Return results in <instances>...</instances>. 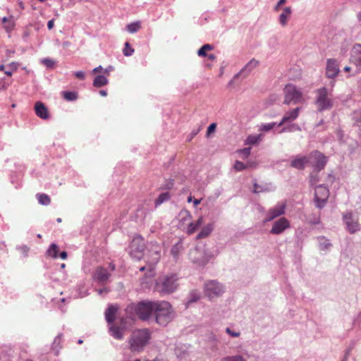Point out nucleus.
Listing matches in <instances>:
<instances>
[{
  "label": "nucleus",
  "mask_w": 361,
  "mask_h": 361,
  "mask_svg": "<svg viewBox=\"0 0 361 361\" xmlns=\"http://www.w3.org/2000/svg\"><path fill=\"white\" fill-rule=\"evenodd\" d=\"M153 314L156 322L161 326L167 325L174 317L171 305L166 301H155Z\"/></svg>",
  "instance_id": "nucleus-1"
},
{
  "label": "nucleus",
  "mask_w": 361,
  "mask_h": 361,
  "mask_svg": "<svg viewBox=\"0 0 361 361\" xmlns=\"http://www.w3.org/2000/svg\"><path fill=\"white\" fill-rule=\"evenodd\" d=\"M108 83L107 78L104 75H97L94 81H93V85L95 87H103Z\"/></svg>",
  "instance_id": "nucleus-29"
},
{
  "label": "nucleus",
  "mask_w": 361,
  "mask_h": 361,
  "mask_svg": "<svg viewBox=\"0 0 361 361\" xmlns=\"http://www.w3.org/2000/svg\"><path fill=\"white\" fill-rule=\"evenodd\" d=\"M258 64L259 61L255 59H252L245 66V67L241 70V72H243L244 71H247L248 72H250L252 69L256 68L258 66Z\"/></svg>",
  "instance_id": "nucleus-34"
},
{
  "label": "nucleus",
  "mask_w": 361,
  "mask_h": 361,
  "mask_svg": "<svg viewBox=\"0 0 361 361\" xmlns=\"http://www.w3.org/2000/svg\"><path fill=\"white\" fill-rule=\"evenodd\" d=\"M201 200H202V199H200V200H198V199H195V200H193L194 206H195V207H197L198 204H200V202H201Z\"/></svg>",
  "instance_id": "nucleus-54"
},
{
  "label": "nucleus",
  "mask_w": 361,
  "mask_h": 361,
  "mask_svg": "<svg viewBox=\"0 0 361 361\" xmlns=\"http://www.w3.org/2000/svg\"><path fill=\"white\" fill-rule=\"evenodd\" d=\"M344 71H345V72H349V71H350V67H349V66H345V67L344 68Z\"/></svg>",
  "instance_id": "nucleus-62"
},
{
  "label": "nucleus",
  "mask_w": 361,
  "mask_h": 361,
  "mask_svg": "<svg viewBox=\"0 0 361 361\" xmlns=\"http://www.w3.org/2000/svg\"><path fill=\"white\" fill-rule=\"evenodd\" d=\"M1 20L4 24V27L7 32H10L13 30L15 23L12 20V18H8L4 17Z\"/></svg>",
  "instance_id": "nucleus-28"
},
{
  "label": "nucleus",
  "mask_w": 361,
  "mask_h": 361,
  "mask_svg": "<svg viewBox=\"0 0 361 361\" xmlns=\"http://www.w3.org/2000/svg\"><path fill=\"white\" fill-rule=\"evenodd\" d=\"M5 68L6 67H5L4 63L1 64L0 65V71H4V72L5 71Z\"/></svg>",
  "instance_id": "nucleus-59"
},
{
  "label": "nucleus",
  "mask_w": 361,
  "mask_h": 361,
  "mask_svg": "<svg viewBox=\"0 0 361 361\" xmlns=\"http://www.w3.org/2000/svg\"><path fill=\"white\" fill-rule=\"evenodd\" d=\"M200 298V294L198 292L193 290L190 293L188 303L195 302L197 301Z\"/></svg>",
  "instance_id": "nucleus-42"
},
{
  "label": "nucleus",
  "mask_w": 361,
  "mask_h": 361,
  "mask_svg": "<svg viewBox=\"0 0 361 361\" xmlns=\"http://www.w3.org/2000/svg\"><path fill=\"white\" fill-rule=\"evenodd\" d=\"M145 248L144 238L140 235H135L130 244L129 254L133 258L140 260L143 257Z\"/></svg>",
  "instance_id": "nucleus-7"
},
{
  "label": "nucleus",
  "mask_w": 361,
  "mask_h": 361,
  "mask_svg": "<svg viewBox=\"0 0 361 361\" xmlns=\"http://www.w3.org/2000/svg\"><path fill=\"white\" fill-rule=\"evenodd\" d=\"M262 190H260V187L257 183H255L254 184L253 192L258 193V192H260Z\"/></svg>",
  "instance_id": "nucleus-51"
},
{
  "label": "nucleus",
  "mask_w": 361,
  "mask_h": 361,
  "mask_svg": "<svg viewBox=\"0 0 361 361\" xmlns=\"http://www.w3.org/2000/svg\"><path fill=\"white\" fill-rule=\"evenodd\" d=\"M292 14V9L290 6L285 7L279 16V23L282 26H286L288 20Z\"/></svg>",
  "instance_id": "nucleus-24"
},
{
  "label": "nucleus",
  "mask_w": 361,
  "mask_h": 361,
  "mask_svg": "<svg viewBox=\"0 0 361 361\" xmlns=\"http://www.w3.org/2000/svg\"><path fill=\"white\" fill-rule=\"evenodd\" d=\"M36 115L42 119H48L49 114L46 106L41 102H37L35 104Z\"/></svg>",
  "instance_id": "nucleus-19"
},
{
  "label": "nucleus",
  "mask_w": 361,
  "mask_h": 361,
  "mask_svg": "<svg viewBox=\"0 0 361 361\" xmlns=\"http://www.w3.org/2000/svg\"><path fill=\"white\" fill-rule=\"evenodd\" d=\"M221 361H246V360L240 355L235 356H228L221 359Z\"/></svg>",
  "instance_id": "nucleus-39"
},
{
  "label": "nucleus",
  "mask_w": 361,
  "mask_h": 361,
  "mask_svg": "<svg viewBox=\"0 0 361 361\" xmlns=\"http://www.w3.org/2000/svg\"><path fill=\"white\" fill-rule=\"evenodd\" d=\"M340 72L339 64L336 59H329L326 61V75L329 78L334 79Z\"/></svg>",
  "instance_id": "nucleus-13"
},
{
  "label": "nucleus",
  "mask_w": 361,
  "mask_h": 361,
  "mask_svg": "<svg viewBox=\"0 0 361 361\" xmlns=\"http://www.w3.org/2000/svg\"><path fill=\"white\" fill-rule=\"evenodd\" d=\"M59 252V247L58 246L53 243L50 245L49 248L47 250V255L49 256L52 257L53 258H57L59 257L58 255Z\"/></svg>",
  "instance_id": "nucleus-35"
},
{
  "label": "nucleus",
  "mask_w": 361,
  "mask_h": 361,
  "mask_svg": "<svg viewBox=\"0 0 361 361\" xmlns=\"http://www.w3.org/2000/svg\"><path fill=\"white\" fill-rule=\"evenodd\" d=\"M54 26V20H50L47 23V27L49 30H51Z\"/></svg>",
  "instance_id": "nucleus-50"
},
{
  "label": "nucleus",
  "mask_w": 361,
  "mask_h": 361,
  "mask_svg": "<svg viewBox=\"0 0 361 361\" xmlns=\"http://www.w3.org/2000/svg\"><path fill=\"white\" fill-rule=\"evenodd\" d=\"M141 27L140 22H135L130 23L127 25L126 29L130 33H135L137 32Z\"/></svg>",
  "instance_id": "nucleus-36"
},
{
  "label": "nucleus",
  "mask_w": 361,
  "mask_h": 361,
  "mask_svg": "<svg viewBox=\"0 0 361 361\" xmlns=\"http://www.w3.org/2000/svg\"><path fill=\"white\" fill-rule=\"evenodd\" d=\"M213 49V47L209 44H204L197 51L199 56H206V52Z\"/></svg>",
  "instance_id": "nucleus-37"
},
{
  "label": "nucleus",
  "mask_w": 361,
  "mask_h": 361,
  "mask_svg": "<svg viewBox=\"0 0 361 361\" xmlns=\"http://www.w3.org/2000/svg\"><path fill=\"white\" fill-rule=\"evenodd\" d=\"M99 94L102 96V97H106L107 95V92L106 90H100L99 91Z\"/></svg>",
  "instance_id": "nucleus-55"
},
{
  "label": "nucleus",
  "mask_w": 361,
  "mask_h": 361,
  "mask_svg": "<svg viewBox=\"0 0 361 361\" xmlns=\"http://www.w3.org/2000/svg\"><path fill=\"white\" fill-rule=\"evenodd\" d=\"M262 135H250L247 137L245 143V145H255L260 141Z\"/></svg>",
  "instance_id": "nucleus-32"
},
{
  "label": "nucleus",
  "mask_w": 361,
  "mask_h": 361,
  "mask_svg": "<svg viewBox=\"0 0 361 361\" xmlns=\"http://www.w3.org/2000/svg\"><path fill=\"white\" fill-rule=\"evenodd\" d=\"M283 104H295L304 102L303 94L302 91L293 84L286 85L283 89Z\"/></svg>",
  "instance_id": "nucleus-6"
},
{
  "label": "nucleus",
  "mask_w": 361,
  "mask_h": 361,
  "mask_svg": "<svg viewBox=\"0 0 361 361\" xmlns=\"http://www.w3.org/2000/svg\"><path fill=\"white\" fill-rule=\"evenodd\" d=\"M315 104L319 111L329 109L333 106V102L328 97V90L326 87H322L317 90Z\"/></svg>",
  "instance_id": "nucleus-8"
},
{
  "label": "nucleus",
  "mask_w": 361,
  "mask_h": 361,
  "mask_svg": "<svg viewBox=\"0 0 361 361\" xmlns=\"http://www.w3.org/2000/svg\"><path fill=\"white\" fill-rule=\"evenodd\" d=\"M300 109V107H296L295 109L286 112L283 116L281 121L279 123L278 126H281L283 124L287 122L295 121L298 117Z\"/></svg>",
  "instance_id": "nucleus-18"
},
{
  "label": "nucleus",
  "mask_w": 361,
  "mask_h": 361,
  "mask_svg": "<svg viewBox=\"0 0 361 361\" xmlns=\"http://www.w3.org/2000/svg\"><path fill=\"white\" fill-rule=\"evenodd\" d=\"M18 5L21 10H23L25 8L24 4L23 3V1H18Z\"/></svg>",
  "instance_id": "nucleus-57"
},
{
  "label": "nucleus",
  "mask_w": 361,
  "mask_h": 361,
  "mask_svg": "<svg viewBox=\"0 0 361 361\" xmlns=\"http://www.w3.org/2000/svg\"><path fill=\"white\" fill-rule=\"evenodd\" d=\"M171 197L170 193L168 192L161 193L159 197L156 199L154 204L156 207L161 204L164 202L169 200Z\"/></svg>",
  "instance_id": "nucleus-30"
},
{
  "label": "nucleus",
  "mask_w": 361,
  "mask_h": 361,
  "mask_svg": "<svg viewBox=\"0 0 361 361\" xmlns=\"http://www.w3.org/2000/svg\"><path fill=\"white\" fill-rule=\"evenodd\" d=\"M121 324L123 326H118L115 324L111 325L109 328V331L111 332V335L117 340H121L123 338V334H124V319H121Z\"/></svg>",
  "instance_id": "nucleus-17"
},
{
  "label": "nucleus",
  "mask_w": 361,
  "mask_h": 361,
  "mask_svg": "<svg viewBox=\"0 0 361 361\" xmlns=\"http://www.w3.org/2000/svg\"><path fill=\"white\" fill-rule=\"evenodd\" d=\"M319 244L322 249H329L331 247V244L324 237L319 238Z\"/></svg>",
  "instance_id": "nucleus-40"
},
{
  "label": "nucleus",
  "mask_w": 361,
  "mask_h": 361,
  "mask_svg": "<svg viewBox=\"0 0 361 361\" xmlns=\"http://www.w3.org/2000/svg\"><path fill=\"white\" fill-rule=\"evenodd\" d=\"M118 310V306L116 305H111L105 312V318L109 324H113L116 319V316Z\"/></svg>",
  "instance_id": "nucleus-21"
},
{
  "label": "nucleus",
  "mask_w": 361,
  "mask_h": 361,
  "mask_svg": "<svg viewBox=\"0 0 361 361\" xmlns=\"http://www.w3.org/2000/svg\"><path fill=\"white\" fill-rule=\"evenodd\" d=\"M226 332L231 335L232 337H238L240 336V333L238 332H233L229 328L226 329Z\"/></svg>",
  "instance_id": "nucleus-48"
},
{
  "label": "nucleus",
  "mask_w": 361,
  "mask_h": 361,
  "mask_svg": "<svg viewBox=\"0 0 361 361\" xmlns=\"http://www.w3.org/2000/svg\"><path fill=\"white\" fill-rule=\"evenodd\" d=\"M309 158L310 159V162L319 171L323 169L327 162L326 157L318 151L310 154Z\"/></svg>",
  "instance_id": "nucleus-11"
},
{
  "label": "nucleus",
  "mask_w": 361,
  "mask_h": 361,
  "mask_svg": "<svg viewBox=\"0 0 361 361\" xmlns=\"http://www.w3.org/2000/svg\"><path fill=\"white\" fill-rule=\"evenodd\" d=\"M154 302L155 301H147L136 305L131 304L128 305L126 312L133 319L135 316H137L141 320H147L154 312Z\"/></svg>",
  "instance_id": "nucleus-2"
},
{
  "label": "nucleus",
  "mask_w": 361,
  "mask_h": 361,
  "mask_svg": "<svg viewBox=\"0 0 361 361\" xmlns=\"http://www.w3.org/2000/svg\"><path fill=\"white\" fill-rule=\"evenodd\" d=\"M42 63L48 68H52L55 63V62L52 59L49 58L44 59L42 61Z\"/></svg>",
  "instance_id": "nucleus-45"
},
{
  "label": "nucleus",
  "mask_w": 361,
  "mask_h": 361,
  "mask_svg": "<svg viewBox=\"0 0 361 361\" xmlns=\"http://www.w3.org/2000/svg\"><path fill=\"white\" fill-rule=\"evenodd\" d=\"M14 54H15L14 50H11V49L6 50V55L7 58L11 57Z\"/></svg>",
  "instance_id": "nucleus-49"
},
{
  "label": "nucleus",
  "mask_w": 361,
  "mask_h": 361,
  "mask_svg": "<svg viewBox=\"0 0 361 361\" xmlns=\"http://www.w3.org/2000/svg\"><path fill=\"white\" fill-rule=\"evenodd\" d=\"M145 269H147L149 271L148 266L147 267H142L140 268V271H143Z\"/></svg>",
  "instance_id": "nucleus-60"
},
{
  "label": "nucleus",
  "mask_w": 361,
  "mask_h": 361,
  "mask_svg": "<svg viewBox=\"0 0 361 361\" xmlns=\"http://www.w3.org/2000/svg\"><path fill=\"white\" fill-rule=\"evenodd\" d=\"M151 332L148 329H140L133 331L129 338L130 350L132 352H141L149 343Z\"/></svg>",
  "instance_id": "nucleus-3"
},
{
  "label": "nucleus",
  "mask_w": 361,
  "mask_h": 361,
  "mask_svg": "<svg viewBox=\"0 0 361 361\" xmlns=\"http://www.w3.org/2000/svg\"><path fill=\"white\" fill-rule=\"evenodd\" d=\"M343 218L346 225V228L350 233L360 231V225L358 220L353 216L351 212L343 214Z\"/></svg>",
  "instance_id": "nucleus-12"
},
{
  "label": "nucleus",
  "mask_w": 361,
  "mask_h": 361,
  "mask_svg": "<svg viewBox=\"0 0 361 361\" xmlns=\"http://www.w3.org/2000/svg\"><path fill=\"white\" fill-rule=\"evenodd\" d=\"M208 58L209 60L214 61L216 59V56L214 54H209Z\"/></svg>",
  "instance_id": "nucleus-58"
},
{
  "label": "nucleus",
  "mask_w": 361,
  "mask_h": 361,
  "mask_svg": "<svg viewBox=\"0 0 361 361\" xmlns=\"http://www.w3.org/2000/svg\"><path fill=\"white\" fill-rule=\"evenodd\" d=\"M75 75L77 78H78L80 80H84L85 78V74L83 71L75 72Z\"/></svg>",
  "instance_id": "nucleus-47"
},
{
  "label": "nucleus",
  "mask_w": 361,
  "mask_h": 361,
  "mask_svg": "<svg viewBox=\"0 0 361 361\" xmlns=\"http://www.w3.org/2000/svg\"><path fill=\"white\" fill-rule=\"evenodd\" d=\"M37 200L39 204L43 205H48L51 202V198L47 194H37Z\"/></svg>",
  "instance_id": "nucleus-33"
},
{
  "label": "nucleus",
  "mask_w": 361,
  "mask_h": 361,
  "mask_svg": "<svg viewBox=\"0 0 361 361\" xmlns=\"http://www.w3.org/2000/svg\"><path fill=\"white\" fill-rule=\"evenodd\" d=\"M275 126H276V123L262 124L260 126L259 130H262V131H266L267 132V131H269V130L273 129Z\"/></svg>",
  "instance_id": "nucleus-43"
},
{
  "label": "nucleus",
  "mask_w": 361,
  "mask_h": 361,
  "mask_svg": "<svg viewBox=\"0 0 361 361\" xmlns=\"http://www.w3.org/2000/svg\"><path fill=\"white\" fill-rule=\"evenodd\" d=\"M123 54L126 56H131L133 52H134V49L130 47L129 42H126L125 43V47L123 49Z\"/></svg>",
  "instance_id": "nucleus-41"
},
{
  "label": "nucleus",
  "mask_w": 361,
  "mask_h": 361,
  "mask_svg": "<svg viewBox=\"0 0 361 361\" xmlns=\"http://www.w3.org/2000/svg\"><path fill=\"white\" fill-rule=\"evenodd\" d=\"M223 286L216 281H209L205 283L204 292L209 298L219 297L224 293Z\"/></svg>",
  "instance_id": "nucleus-9"
},
{
  "label": "nucleus",
  "mask_w": 361,
  "mask_h": 361,
  "mask_svg": "<svg viewBox=\"0 0 361 361\" xmlns=\"http://www.w3.org/2000/svg\"><path fill=\"white\" fill-rule=\"evenodd\" d=\"M102 71V67L101 66H99L93 69V73H97L101 72Z\"/></svg>",
  "instance_id": "nucleus-53"
},
{
  "label": "nucleus",
  "mask_w": 361,
  "mask_h": 361,
  "mask_svg": "<svg viewBox=\"0 0 361 361\" xmlns=\"http://www.w3.org/2000/svg\"><path fill=\"white\" fill-rule=\"evenodd\" d=\"M203 223V217L200 216L199 219L195 222H191L188 227L187 233L188 235L193 234L202 224Z\"/></svg>",
  "instance_id": "nucleus-26"
},
{
  "label": "nucleus",
  "mask_w": 361,
  "mask_h": 361,
  "mask_svg": "<svg viewBox=\"0 0 361 361\" xmlns=\"http://www.w3.org/2000/svg\"><path fill=\"white\" fill-rule=\"evenodd\" d=\"M19 63L18 62H16V61H13V62H11L10 63L7 67H8V70L5 71H4V73L8 76V77H11L12 76V74L13 72L16 71L19 67Z\"/></svg>",
  "instance_id": "nucleus-31"
},
{
  "label": "nucleus",
  "mask_w": 361,
  "mask_h": 361,
  "mask_svg": "<svg viewBox=\"0 0 361 361\" xmlns=\"http://www.w3.org/2000/svg\"><path fill=\"white\" fill-rule=\"evenodd\" d=\"M286 204L284 203H280L276 204L274 208L270 209L268 211L266 221H269L274 219L282 215L285 212Z\"/></svg>",
  "instance_id": "nucleus-16"
},
{
  "label": "nucleus",
  "mask_w": 361,
  "mask_h": 361,
  "mask_svg": "<svg viewBox=\"0 0 361 361\" xmlns=\"http://www.w3.org/2000/svg\"><path fill=\"white\" fill-rule=\"evenodd\" d=\"M62 94L66 101H74L78 98V94L75 92H63Z\"/></svg>",
  "instance_id": "nucleus-38"
},
{
  "label": "nucleus",
  "mask_w": 361,
  "mask_h": 361,
  "mask_svg": "<svg viewBox=\"0 0 361 361\" xmlns=\"http://www.w3.org/2000/svg\"><path fill=\"white\" fill-rule=\"evenodd\" d=\"M251 152L250 147H246L242 149H240L238 151V152L240 154H242L243 158H247L250 156Z\"/></svg>",
  "instance_id": "nucleus-44"
},
{
  "label": "nucleus",
  "mask_w": 361,
  "mask_h": 361,
  "mask_svg": "<svg viewBox=\"0 0 361 361\" xmlns=\"http://www.w3.org/2000/svg\"><path fill=\"white\" fill-rule=\"evenodd\" d=\"M287 0H279V5H283L284 4H286Z\"/></svg>",
  "instance_id": "nucleus-61"
},
{
  "label": "nucleus",
  "mask_w": 361,
  "mask_h": 361,
  "mask_svg": "<svg viewBox=\"0 0 361 361\" xmlns=\"http://www.w3.org/2000/svg\"><path fill=\"white\" fill-rule=\"evenodd\" d=\"M109 267H110V269L111 270H114L115 269V265L111 264V263L109 264Z\"/></svg>",
  "instance_id": "nucleus-63"
},
{
  "label": "nucleus",
  "mask_w": 361,
  "mask_h": 361,
  "mask_svg": "<svg viewBox=\"0 0 361 361\" xmlns=\"http://www.w3.org/2000/svg\"><path fill=\"white\" fill-rule=\"evenodd\" d=\"M256 166H257V163H255V162H248L247 164H245L240 161H235V162L233 165V169L236 171H241L246 169L248 167H255Z\"/></svg>",
  "instance_id": "nucleus-27"
},
{
  "label": "nucleus",
  "mask_w": 361,
  "mask_h": 361,
  "mask_svg": "<svg viewBox=\"0 0 361 361\" xmlns=\"http://www.w3.org/2000/svg\"><path fill=\"white\" fill-rule=\"evenodd\" d=\"M214 229L213 224H209L206 226H204L201 231L197 234L196 238L197 239H202L207 238L210 235V233L212 232Z\"/></svg>",
  "instance_id": "nucleus-25"
},
{
  "label": "nucleus",
  "mask_w": 361,
  "mask_h": 361,
  "mask_svg": "<svg viewBox=\"0 0 361 361\" xmlns=\"http://www.w3.org/2000/svg\"><path fill=\"white\" fill-rule=\"evenodd\" d=\"M178 278L176 274H171L160 276L155 283L154 289L162 294H169L174 292L178 284Z\"/></svg>",
  "instance_id": "nucleus-4"
},
{
  "label": "nucleus",
  "mask_w": 361,
  "mask_h": 361,
  "mask_svg": "<svg viewBox=\"0 0 361 361\" xmlns=\"http://www.w3.org/2000/svg\"><path fill=\"white\" fill-rule=\"evenodd\" d=\"M281 5H279V3L278 2V3L276 4V5L274 6V10L275 11H279V8H280V7H281Z\"/></svg>",
  "instance_id": "nucleus-56"
},
{
  "label": "nucleus",
  "mask_w": 361,
  "mask_h": 361,
  "mask_svg": "<svg viewBox=\"0 0 361 361\" xmlns=\"http://www.w3.org/2000/svg\"><path fill=\"white\" fill-rule=\"evenodd\" d=\"M189 255L193 263L200 266L205 265L209 261V259L206 255L197 248H195L190 250Z\"/></svg>",
  "instance_id": "nucleus-14"
},
{
  "label": "nucleus",
  "mask_w": 361,
  "mask_h": 361,
  "mask_svg": "<svg viewBox=\"0 0 361 361\" xmlns=\"http://www.w3.org/2000/svg\"><path fill=\"white\" fill-rule=\"evenodd\" d=\"M310 161V159L309 158V155L307 157H296L293 159L290 164V166L297 169H303L305 166V164Z\"/></svg>",
  "instance_id": "nucleus-22"
},
{
  "label": "nucleus",
  "mask_w": 361,
  "mask_h": 361,
  "mask_svg": "<svg viewBox=\"0 0 361 361\" xmlns=\"http://www.w3.org/2000/svg\"><path fill=\"white\" fill-rule=\"evenodd\" d=\"M148 253L146 256V263L148 264L149 276L154 275V269L161 258V247L157 242H151L150 247L148 249Z\"/></svg>",
  "instance_id": "nucleus-5"
},
{
  "label": "nucleus",
  "mask_w": 361,
  "mask_h": 361,
  "mask_svg": "<svg viewBox=\"0 0 361 361\" xmlns=\"http://www.w3.org/2000/svg\"><path fill=\"white\" fill-rule=\"evenodd\" d=\"M216 128V123H213L209 125V126L207 128V136L209 137L210 134L215 132Z\"/></svg>",
  "instance_id": "nucleus-46"
},
{
  "label": "nucleus",
  "mask_w": 361,
  "mask_h": 361,
  "mask_svg": "<svg viewBox=\"0 0 361 361\" xmlns=\"http://www.w3.org/2000/svg\"><path fill=\"white\" fill-rule=\"evenodd\" d=\"M351 59L356 65H361V44H357L353 46Z\"/></svg>",
  "instance_id": "nucleus-23"
},
{
  "label": "nucleus",
  "mask_w": 361,
  "mask_h": 361,
  "mask_svg": "<svg viewBox=\"0 0 361 361\" xmlns=\"http://www.w3.org/2000/svg\"><path fill=\"white\" fill-rule=\"evenodd\" d=\"M289 221L285 217H281L278 221L274 222L270 233L272 234L278 235L281 233L286 228H289Z\"/></svg>",
  "instance_id": "nucleus-15"
},
{
  "label": "nucleus",
  "mask_w": 361,
  "mask_h": 361,
  "mask_svg": "<svg viewBox=\"0 0 361 361\" xmlns=\"http://www.w3.org/2000/svg\"><path fill=\"white\" fill-rule=\"evenodd\" d=\"M329 192L326 187L319 185L315 188L314 200L318 208H322L329 197Z\"/></svg>",
  "instance_id": "nucleus-10"
},
{
  "label": "nucleus",
  "mask_w": 361,
  "mask_h": 361,
  "mask_svg": "<svg viewBox=\"0 0 361 361\" xmlns=\"http://www.w3.org/2000/svg\"><path fill=\"white\" fill-rule=\"evenodd\" d=\"M176 246H174V247L172 248V250H171V252H172L173 254H175V253L176 252Z\"/></svg>",
  "instance_id": "nucleus-64"
},
{
  "label": "nucleus",
  "mask_w": 361,
  "mask_h": 361,
  "mask_svg": "<svg viewBox=\"0 0 361 361\" xmlns=\"http://www.w3.org/2000/svg\"><path fill=\"white\" fill-rule=\"evenodd\" d=\"M67 252L65 251L61 252L59 255V257L63 259H66L67 258Z\"/></svg>",
  "instance_id": "nucleus-52"
},
{
  "label": "nucleus",
  "mask_w": 361,
  "mask_h": 361,
  "mask_svg": "<svg viewBox=\"0 0 361 361\" xmlns=\"http://www.w3.org/2000/svg\"><path fill=\"white\" fill-rule=\"evenodd\" d=\"M109 276L110 274L108 272V271L106 269L100 267L96 269L93 277L99 283H105L107 281Z\"/></svg>",
  "instance_id": "nucleus-20"
}]
</instances>
